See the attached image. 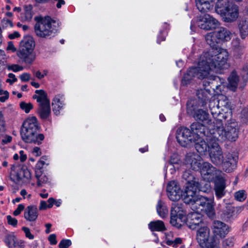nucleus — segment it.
Listing matches in <instances>:
<instances>
[{"instance_id":"f257e3e1","label":"nucleus","mask_w":248,"mask_h":248,"mask_svg":"<svg viewBox=\"0 0 248 248\" xmlns=\"http://www.w3.org/2000/svg\"><path fill=\"white\" fill-rule=\"evenodd\" d=\"M218 51L208 50L200 56L197 66L190 68L182 79V84H188L193 78L200 79H207L215 80L217 77L213 76L212 71H217L224 69L229 59V53L226 49L220 48Z\"/></svg>"},{"instance_id":"f03ea898","label":"nucleus","mask_w":248,"mask_h":248,"mask_svg":"<svg viewBox=\"0 0 248 248\" xmlns=\"http://www.w3.org/2000/svg\"><path fill=\"white\" fill-rule=\"evenodd\" d=\"M212 144L209 154L211 162L226 172L233 171L236 168L238 157L231 153L223 154L218 142Z\"/></svg>"},{"instance_id":"7ed1b4c3","label":"nucleus","mask_w":248,"mask_h":248,"mask_svg":"<svg viewBox=\"0 0 248 248\" xmlns=\"http://www.w3.org/2000/svg\"><path fill=\"white\" fill-rule=\"evenodd\" d=\"M213 134L218 140H228L231 141H235L238 137L239 127L237 122L233 119L227 121L225 126H223V122L218 119L215 123Z\"/></svg>"},{"instance_id":"20e7f679","label":"nucleus","mask_w":248,"mask_h":248,"mask_svg":"<svg viewBox=\"0 0 248 248\" xmlns=\"http://www.w3.org/2000/svg\"><path fill=\"white\" fill-rule=\"evenodd\" d=\"M40 126L37 118L31 117L27 118L22 124L20 135L22 140L26 143L40 144L44 140L43 134H38Z\"/></svg>"},{"instance_id":"39448f33","label":"nucleus","mask_w":248,"mask_h":248,"mask_svg":"<svg viewBox=\"0 0 248 248\" xmlns=\"http://www.w3.org/2000/svg\"><path fill=\"white\" fill-rule=\"evenodd\" d=\"M34 47L33 39L30 36H25L20 43L17 55L26 63L31 64L35 59Z\"/></svg>"},{"instance_id":"423d86ee","label":"nucleus","mask_w":248,"mask_h":248,"mask_svg":"<svg viewBox=\"0 0 248 248\" xmlns=\"http://www.w3.org/2000/svg\"><path fill=\"white\" fill-rule=\"evenodd\" d=\"M52 20L49 17L41 18L34 26V31L37 36L42 38H50L57 33V29L52 24Z\"/></svg>"},{"instance_id":"0eeeda50","label":"nucleus","mask_w":248,"mask_h":248,"mask_svg":"<svg viewBox=\"0 0 248 248\" xmlns=\"http://www.w3.org/2000/svg\"><path fill=\"white\" fill-rule=\"evenodd\" d=\"M183 178L186 181L183 197L186 195L188 197H191L195 191L200 190V184L196 181V179L190 170L185 171L183 174Z\"/></svg>"},{"instance_id":"6e6552de","label":"nucleus","mask_w":248,"mask_h":248,"mask_svg":"<svg viewBox=\"0 0 248 248\" xmlns=\"http://www.w3.org/2000/svg\"><path fill=\"white\" fill-rule=\"evenodd\" d=\"M193 142H194L196 150L201 154H205L207 151L210 153V147L213 142H217V141L214 134L213 136H208L206 138L202 137L198 139L194 138Z\"/></svg>"},{"instance_id":"1a4fd4ad","label":"nucleus","mask_w":248,"mask_h":248,"mask_svg":"<svg viewBox=\"0 0 248 248\" xmlns=\"http://www.w3.org/2000/svg\"><path fill=\"white\" fill-rule=\"evenodd\" d=\"M210 230L206 226L201 227L197 232L196 239L202 248H214L213 240L209 239Z\"/></svg>"},{"instance_id":"9d476101","label":"nucleus","mask_w":248,"mask_h":248,"mask_svg":"<svg viewBox=\"0 0 248 248\" xmlns=\"http://www.w3.org/2000/svg\"><path fill=\"white\" fill-rule=\"evenodd\" d=\"M197 191H195L191 197H188L186 195L183 197L184 202L186 204H191V208L193 210L199 212L208 201L209 198L201 196L196 195Z\"/></svg>"},{"instance_id":"9b49d317","label":"nucleus","mask_w":248,"mask_h":248,"mask_svg":"<svg viewBox=\"0 0 248 248\" xmlns=\"http://www.w3.org/2000/svg\"><path fill=\"white\" fill-rule=\"evenodd\" d=\"M191 129L193 137L196 139L213 136V124H210L209 128H207L202 124L195 122L191 124Z\"/></svg>"},{"instance_id":"f8f14e48","label":"nucleus","mask_w":248,"mask_h":248,"mask_svg":"<svg viewBox=\"0 0 248 248\" xmlns=\"http://www.w3.org/2000/svg\"><path fill=\"white\" fill-rule=\"evenodd\" d=\"M194 138L191 130L186 127H181L177 130L176 139L182 146H186L193 142Z\"/></svg>"},{"instance_id":"ddd939ff","label":"nucleus","mask_w":248,"mask_h":248,"mask_svg":"<svg viewBox=\"0 0 248 248\" xmlns=\"http://www.w3.org/2000/svg\"><path fill=\"white\" fill-rule=\"evenodd\" d=\"M197 25L202 29L211 30L216 29L219 25V22L210 15L205 14L199 17Z\"/></svg>"},{"instance_id":"4468645a","label":"nucleus","mask_w":248,"mask_h":248,"mask_svg":"<svg viewBox=\"0 0 248 248\" xmlns=\"http://www.w3.org/2000/svg\"><path fill=\"white\" fill-rule=\"evenodd\" d=\"M186 224L191 230L202 227L204 224L203 217L202 214L196 211L188 214L187 217Z\"/></svg>"},{"instance_id":"2eb2a0df","label":"nucleus","mask_w":248,"mask_h":248,"mask_svg":"<svg viewBox=\"0 0 248 248\" xmlns=\"http://www.w3.org/2000/svg\"><path fill=\"white\" fill-rule=\"evenodd\" d=\"M167 191L169 198L172 201H177L182 197V191L176 181L168 183Z\"/></svg>"},{"instance_id":"dca6fc26","label":"nucleus","mask_w":248,"mask_h":248,"mask_svg":"<svg viewBox=\"0 0 248 248\" xmlns=\"http://www.w3.org/2000/svg\"><path fill=\"white\" fill-rule=\"evenodd\" d=\"M202 158L197 154L189 153L186 156L185 162L187 168L192 170H198L202 166Z\"/></svg>"},{"instance_id":"f3484780","label":"nucleus","mask_w":248,"mask_h":248,"mask_svg":"<svg viewBox=\"0 0 248 248\" xmlns=\"http://www.w3.org/2000/svg\"><path fill=\"white\" fill-rule=\"evenodd\" d=\"M199 170L204 178L208 180L213 179L217 172L219 171L216 167L207 162H203Z\"/></svg>"},{"instance_id":"a211bd4d","label":"nucleus","mask_w":248,"mask_h":248,"mask_svg":"<svg viewBox=\"0 0 248 248\" xmlns=\"http://www.w3.org/2000/svg\"><path fill=\"white\" fill-rule=\"evenodd\" d=\"M231 48L233 56L236 59L241 58L244 53L245 46L238 37L232 39Z\"/></svg>"},{"instance_id":"6ab92c4d","label":"nucleus","mask_w":248,"mask_h":248,"mask_svg":"<svg viewBox=\"0 0 248 248\" xmlns=\"http://www.w3.org/2000/svg\"><path fill=\"white\" fill-rule=\"evenodd\" d=\"M239 16V9L237 5L234 4L229 8L221 16L224 21L231 23L235 21Z\"/></svg>"},{"instance_id":"aec40b11","label":"nucleus","mask_w":248,"mask_h":248,"mask_svg":"<svg viewBox=\"0 0 248 248\" xmlns=\"http://www.w3.org/2000/svg\"><path fill=\"white\" fill-rule=\"evenodd\" d=\"M226 182L222 177H218L215 181L214 191L216 198L220 199L226 194Z\"/></svg>"},{"instance_id":"412c9836","label":"nucleus","mask_w":248,"mask_h":248,"mask_svg":"<svg viewBox=\"0 0 248 248\" xmlns=\"http://www.w3.org/2000/svg\"><path fill=\"white\" fill-rule=\"evenodd\" d=\"M64 95L58 94L55 96L52 102V111L56 115H58L65 106Z\"/></svg>"},{"instance_id":"4be33fe9","label":"nucleus","mask_w":248,"mask_h":248,"mask_svg":"<svg viewBox=\"0 0 248 248\" xmlns=\"http://www.w3.org/2000/svg\"><path fill=\"white\" fill-rule=\"evenodd\" d=\"M213 229L214 232L221 237H224L230 231L228 226L219 220L214 221Z\"/></svg>"},{"instance_id":"5701e85b","label":"nucleus","mask_w":248,"mask_h":248,"mask_svg":"<svg viewBox=\"0 0 248 248\" xmlns=\"http://www.w3.org/2000/svg\"><path fill=\"white\" fill-rule=\"evenodd\" d=\"M237 27L241 39L248 38V16L240 17L237 21Z\"/></svg>"},{"instance_id":"b1692460","label":"nucleus","mask_w":248,"mask_h":248,"mask_svg":"<svg viewBox=\"0 0 248 248\" xmlns=\"http://www.w3.org/2000/svg\"><path fill=\"white\" fill-rule=\"evenodd\" d=\"M234 4L232 0H217L215 5V11L217 14L221 16L229 8L232 7Z\"/></svg>"},{"instance_id":"393cba45","label":"nucleus","mask_w":248,"mask_h":248,"mask_svg":"<svg viewBox=\"0 0 248 248\" xmlns=\"http://www.w3.org/2000/svg\"><path fill=\"white\" fill-rule=\"evenodd\" d=\"M217 37L215 33V31L213 32H210L207 33L205 37V41L206 43L210 46L211 47L209 50H216L218 51V49L221 48L224 49L221 47H219L217 45L218 44L220 43L218 41L217 39Z\"/></svg>"},{"instance_id":"a878e982","label":"nucleus","mask_w":248,"mask_h":248,"mask_svg":"<svg viewBox=\"0 0 248 248\" xmlns=\"http://www.w3.org/2000/svg\"><path fill=\"white\" fill-rule=\"evenodd\" d=\"M215 0H195L198 9L202 13L207 12L213 9Z\"/></svg>"},{"instance_id":"bb28decb","label":"nucleus","mask_w":248,"mask_h":248,"mask_svg":"<svg viewBox=\"0 0 248 248\" xmlns=\"http://www.w3.org/2000/svg\"><path fill=\"white\" fill-rule=\"evenodd\" d=\"M224 207L221 209V217L224 220H231L234 216V207L230 203H224Z\"/></svg>"},{"instance_id":"cd10ccee","label":"nucleus","mask_w":248,"mask_h":248,"mask_svg":"<svg viewBox=\"0 0 248 248\" xmlns=\"http://www.w3.org/2000/svg\"><path fill=\"white\" fill-rule=\"evenodd\" d=\"M215 32L220 43L227 42L231 39L232 33L225 28L220 27L215 31Z\"/></svg>"},{"instance_id":"c85d7f7f","label":"nucleus","mask_w":248,"mask_h":248,"mask_svg":"<svg viewBox=\"0 0 248 248\" xmlns=\"http://www.w3.org/2000/svg\"><path fill=\"white\" fill-rule=\"evenodd\" d=\"M37 113L42 119H48L51 114L50 102L44 104H38Z\"/></svg>"},{"instance_id":"c756f323","label":"nucleus","mask_w":248,"mask_h":248,"mask_svg":"<svg viewBox=\"0 0 248 248\" xmlns=\"http://www.w3.org/2000/svg\"><path fill=\"white\" fill-rule=\"evenodd\" d=\"M38 215V209L35 206H28L24 212V217L29 221H35Z\"/></svg>"},{"instance_id":"7c9ffc66","label":"nucleus","mask_w":248,"mask_h":248,"mask_svg":"<svg viewBox=\"0 0 248 248\" xmlns=\"http://www.w3.org/2000/svg\"><path fill=\"white\" fill-rule=\"evenodd\" d=\"M186 215V213L182 203L175 202L172 204L170 216L185 217Z\"/></svg>"},{"instance_id":"2f4dec72","label":"nucleus","mask_w":248,"mask_h":248,"mask_svg":"<svg viewBox=\"0 0 248 248\" xmlns=\"http://www.w3.org/2000/svg\"><path fill=\"white\" fill-rule=\"evenodd\" d=\"M206 203L202 208H201V211L205 213L209 217L214 218L215 216V210L212 200L209 199Z\"/></svg>"},{"instance_id":"473e14b6","label":"nucleus","mask_w":248,"mask_h":248,"mask_svg":"<svg viewBox=\"0 0 248 248\" xmlns=\"http://www.w3.org/2000/svg\"><path fill=\"white\" fill-rule=\"evenodd\" d=\"M35 93L36 94L33 95V98L36 99L39 104L50 102L49 100L47 98V93L44 90H36Z\"/></svg>"},{"instance_id":"72a5a7b5","label":"nucleus","mask_w":248,"mask_h":248,"mask_svg":"<svg viewBox=\"0 0 248 248\" xmlns=\"http://www.w3.org/2000/svg\"><path fill=\"white\" fill-rule=\"evenodd\" d=\"M148 227L152 232H163L166 230L164 222L159 220L150 222L148 224Z\"/></svg>"},{"instance_id":"f704fd0d","label":"nucleus","mask_w":248,"mask_h":248,"mask_svg":"<svg viewBox=\"0 0 248 248\" xmlns=\"http://www.w3.org/2000/svg\"><path fill=\"white\" fill-rule=\"evenodd\" d=\"M186 112L187 114L193 116L199 109L198 106L197 101L195 99L189 100L187 103Z\"/></svg>"},{"instance_id":"c9c22d12","label":"nucleus","mask_w":248,"mask_h":248,"mask_svg":"<svg viewBox=\"0 0 248 248\" xmlns=\"http://www.w3.org/2000/svg\"><path fill=\"white\" fill-rule=\"evenodd\" d=\"M156 208L158 215L161 217L164 218L168 216L169 213L168 209L161 200L158 201Z\"/></svg>"},{"instance_id":"e433bc0d","label":"nucleus","mask_w":248,"mask_h":248,"mask_svg":"<svg viewBox=\"0 0 248 248\" xmlns=\"http://www.w3.org/2000/svg\"><path fill=\"white\" fill-rule=\"evenodd\" d=\"M197 95L199 100L203 103H205L211 98L212 94L209 90L204 89L198 90Z\"/></svg>"},{"instance_id":"4c0bfd02","label":"nucleus","mask_w":248,"mask_h":248,"mask_svg":"<svg viewBox=\"0 0 248 248\" xmlns=\"http://www.w3.org/2000/svg\"><path fill=\"white\" fill-rule=\"evenodd\" d=\"M35 176L37 179V185L38 186H42L44 184L49 182V178L44 172L42 173L37 172Z\"/></svg>"},{"instance_id":"58836bf2","label":"nucleus","mask_w":248,"mask_h":248,"mask_svg":"<svg viewBox=\"0 0 248 248\" xmlns=\"http://www.w3.org/2000/svg\"><path fill=\"white\" fill-rule=\"evenodd\" d=\"M229 86L231 89L234 91L237 87L239 81L238 77L235 72H232L228 78Z\"/></svg>"},{"instance_id":"ea45409f","label":"nucleus","mask_w":248,"mask_h":248,"mask_svg":"<svg viewBox=\"0 0 248 248\" xmlns=\"http://www.w3.org/2000/svg\"><path fill=\"white\" fill-rule=\"evenodd\" d=\"M17 177L18 180H29L31 178V174L29 170L27 169H22L17 172Z\"/></svg>"},{"instance_id":"a19ab883","label":"nucleus","mask_w":248,"mask_h":248,"mask_svg":"<svg viewBox=\"0 0 248 248\" xmlns=\"http://www.w3.org/2000/svg\"><path fill=\"white\" fill-rule=\"evenodd\" d=\"M208 113L202 109L197 110L196 113L193 116L196 120L202 122L206 121L207 123H208Z\"/></svg>"},{"instance_id":"79ce46f5","label":"nucleus","mask_w":248,"mask_h":248,"mask_svg":"<svg viewBox=\"0 0 248 248\" xmlns=\"http://www.w3.org/2000/svg\"><path fill=\"white\" fill-rule=\"evenodd\" d=\"M210 112L213 115V117L214 118V120L213 122V126L214 127V125H216V124L215 123L216 122V120L218 119H220V118L223 117V114L220 113V110L219 109V107L218 106V103L217 105L215 108H211V109L210 110Z\"/></svg>"},{"instance_id":"37998d69","label":"nucleus","mask_w":248,"mask_h":248,"mask_svg":"<svg viewBox=\"0 0 248 248\" xmlns=\"http://www.w3.org/2000/svg\"><path fill=\"white\" fill-rule=\"evenodd\" d=\"M185 217H178L177 216H170V224L177 228H180L182 226V223Z\"/></svg>"},{"instance_id":"c03bdc74","label":"nucleus","mask_w":248,"mask_h":248,"mask_svg":"<svg viewBox=\"0 0 248 248\" xmlns=\"http://www.w3.org/2000/svg\"><path fill=\"white\" fill-rule=\"evenodd\" d=\"M16 238L13 234H7L5 236L4 242L9 247H16Z\"/></svg>"},{"instance_id":"a18cd8bd","label":"nucleus","mask_w":248,"mask_h":248,"mask_svg":"<svg viewBox=\"0 0 248 248\" xmlns=\"http://www.w3.org/2000/svg\"><path fill=\"white\" fill-rule=\"evenodd\" d=\"M182 240L180 238H176L174 240H167L166 243L167 245L172 246L173 248H176L178 245L182 243Z\"/></svg>"},{"instance_id":"49530a36","label":"nucleus","mask_w":248,"mask_h":248,"mask_svg":"<svg viewBox=\"0 0 248 248\" xmlns=\"http://www.w3.org/2000/svg\"><path fill=\"white\" fill-rule=\"evenodd\" d=\"M234 197L237 201L242 202L246 199L247 195L244 190H239L235 193Z\"/></svg>"},{"instance_id":"de8ad7c7","label":"nucleus","mask_w":248,"mask_h":248,"mask_svg":"<svg viewBox=\"0 0 248 248\" xmlns=\"http://www.w3.org/2000/svg\"><path fill=\"white\" fill-rule=\"evenodd\" d=\"M20 107L21 108L27 113H29L31 109L33 108V105L31 103H27L24 102L20 103Z\"/></svg>"},{"instance_id":"09e8293b","label":"nucleus","mask_w":248,"mask_h":248,"mask_svg":"<svg viewBox=\"0 0 248 248\" xmlns=\"http://www.w3.org/2000/svg\"><path fill=\"white\" fill-rule=\"evenodd\" d=\"M233 237H228L223 241L222 245L224 248L232 247L234 244Z\"/></svg>"},{"instance_id":"8fccbe9b","label":"nucleus","mask_w":248,"mask_h":248,"mask_svg":"<svg viewBox=\"0 0 248 248\" xmlns=\"http://www.w3.org/2000/svg\"><path fill=\"white\" fill-rule=\"evenodd\" d=\"M1 25L3 28H6L8 27H12L13 24L10 20L6 18H4L1 21Z\"/></svg>"},{"instance_id":"3c124183","label":"nucleus","mask_w":248,"mask_h":248,"mask_svg":"<svg viewBox=\"0 0 248 248\" xmlns=\"http://www.w3.org/2000/svg\"><path fill=\"white\" fill-rule=\"evenodd\" d=\"M71 241L69 239H63L59 244L60 248H68L71 245Z\"/></svg>"},{"instance_id":"603ef678","label":"nucleus","mask_w":248,"mask_h":248,"mask_svg":"<svg viewBox=\"0 0 248 248\" xmlns=\"http://www.w3.org/2000/svg\"><path fill=\"white\" fill-rule=\"evenodd\" d=\"M8 69L13 72H16L22 71L23 69V67L18 64H12L8 66Z\"/></svg>"},{"instance_id":"864d4df0","label":"nucleus","mask_w":248,"mask_h":248,"mask_svg":"<svg viewBox=\"0 0 248 248\" xmlns=\"http://www.w3.org/2000/svg\"><path fill=\"white\" fill-rule=\"evenodd\" d=\"M0 95L1 102H5L9 98V93L7 91L2 90V93Z\"/></svg>"},{"instance_id":"5fc2aeb1","label":"nucleus","mask_w":248,"mask_h":248,"mask_svg":"<svg viewBox=\"0 0 248 248\" xmlns=\"http://www.w3.org/2000/svg\"><path fill=\"white\" fill-rule=\"evenodd\" d=\"M7 220L8 223L13 226H16L17 223V220L16 218L12 217L11 216H7Z\"/></svg>"},{"instance_id":"6e6d98bb","label":"nucleus","mask_w":248,"mask_h":248,"mask_svg":"<svg viewBox=\"0 0 248 248\" xmlns=\"http://www.w3.org/2000/svg\"><path fill=\"white\" fill-rule=\"evenodd\" d=\"M19 78L22 82H27L31 79V75L27 73H24L19 76Z\"/></svg>"},{"instance_id":"4d7b16f0","label":"nucleus","mask_w":248,"mask_h":248,"mask_svg":"<svg viewBox=\"0 0 248 248\" xmlns=\"http://www.w3.org/2000/svg\"><path fill=\"white\" fill-rule=\"evenodd\" d=\"M22 230L24 231L25 233V235L27 237L29 238L30 239H33L34 238V236L32 235L30 229L26 227H23L22 228Z\"/></svg>"},{"instance_id":"13d9d810","label":"nucleus","mask_w":248,"mask_h":248,"mask_svg":"<svg viewBox=\"0 0 248 248\" xmlns=\"http://www.w3.org/2000/svg\"><path fill=\"white\" fill-rule=\"evenodd\" d=\"M5 127V121L4 120L3 115L0 111V132H3Z\"/></svg>"},{"instance_id":"bf43d9fd","label":"nucleus","mask_w":248,"mask_h":248,"mask_svg":"<svg viewBox=\"0 0 248 248\" xmlns=\"http://www.w3.org/2000/svg\"><path fill=\"white\" fill-rule=\"evenodd\" d=\"M8 77L9 78L6 79V82L10 83V84H12L14 82H15L17 80L15 75L13 73H9L8 74Z\"/></svg>"},{"instance_id":"052dcab7","label":"nucleus","mask_w":248,"mask_h":248,"mask_svg":"<svg viewBox=\"0 0 248 248\" xmlns=\"http://www.w3.org/2000/svg\"><path fill=\"white\" fill-rule=\"evenodd\" d=\"M43 165H42L41 161H38L35 167V173L37 172H40V173L43 172Z\"/></svg>"},{"instance_id":"680f3d73","label":"nucleus","mask_w":248,"mask_h":248,"mask_svg":"<svg viewBox=\"0 0 248 248\" xmlns=\"http://www.w3.org/2000/svg\"><path fill=\"white\" fill-rule=\"evenodd\" d=\"M24 209V206L23 204H20L18 205L17 208L14 212L13 214L15 216H17L19 215L21 212Z\"/></svg>"},{"instance_id":"e2e57ef3","label":"nucleus","mask_w":248,"mask_h":248,"mask_svg":"<svg viewBox=\"0 0 248 248\" xmlns=\"http://www.w3.org/2000/svg\"><path fill=\"white\" fill-rule=\"evenodd\" d=\"M48 240L51 245H56L57 243L56 236L54 234H51L48 237Z\"/></svg>"},{"instance_id":"0e129e2a","label":"nucleus","mask_w":248,"mask_h":248,"mask_svg":"<svg viewBox=\"0 0 248 248\" xmlns=\"http://www.w3.org/2000/svg\"><path fill=\"white\" fill-rule=\"evenodd\" d=\"M6 57L5 51L0 49V62L5 63L6 62Z\"/></svg>"},{"instance_id":"69168bd1","label":"nucleus","mask_w":248,"mask_h":248,"mask_svg":"<svg viewBox=\"0 0 248 248\" xmlns=\"http://www.w3.org/2000/svg\"><path fill=\"white\" fill-rule=\"evenodd\" d=\"M20 36V35L19 33L16 31H15L13 33H10L8 35V38L11 40L19 38Z\"/></svg>"},{"instance_id":"338daca9","label":"nucleus","mask_w":248,"mask_h":248,"mask_svg":"<svg viewBox=\"0 0 248 248\" xmlns=\"http://www.w3.org/2000/svg\"><path fill=\"white\" fill-rule=\"evenodd\" d=\"M32 153L34 155H35L36 156H39L41 155V151L40 148L38 147H35L33 149Z\"/></svg>"},{"instance_id":"774afa93","label":"nucleus","mask_w":248,"mask_h":248,"mask_svg":"<svg viewBox=\"0 0 248 248\" xmlns=\"http://www.w3.org/2000/svg\"><path fill=\"white\" fill-rule=\"evenodd\" d=\"M241 116L242 118H245L246 119H248V110L247 109H244L241 111Z\"/></svg>"}]
</instances>
